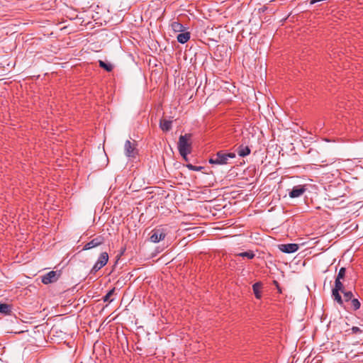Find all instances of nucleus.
Segmentation results:
<instances>
[{"label": "nucleus", "instance_id": "obj_1", "mask_svg": "<svg viewBox=\"0 0 363 363\" xmlns=\"http://www.w3.org/2000/svg\"><path fill=\"white\" fill-rule=\"evenodd\" d=\"M235 157V153H225L220 151L209 159V162L211 164L223 165L228 164L229 159H233Z\"/></svg>", "mask_w": 363, "mask_h": 363}, {"label": "nucleus", "instance_id": "obj_2", "mask_svg": "<svg viewBox=\"0 0 363 363\" xmlns=\"http://www.w3.org/2000/svg\"><path fill=\"white\" fill-rule=\"evenodd\" d=\"M190 138V134H185L179 137L178 142V149L180 155H188L190 153L191 144L189 142Z\"/></svg>", "mask_w": 363, "mask_h": 363}, {"label": "nucleus", "instance_id": "obj_3", "mask_svg": "<svg viewBox=\"0 0 363 363\" xmlns=\"http://www.w3.org/2000/svg\"><path fill=\"white\" fill-rule=\"evenodd\" d=\"M108 260V255L107 252H102L97 262L95 263L94 267H92L91 270V273H95L99 269H101L103 267H104Z\"/></svg>", "mask_w": 363, "mask_h": 363}, {"label": "nucleus", "instance_id": "obj_4", "mask_svg": "<svg viewBox=\"0 0 363 363\" xmlns=\"http://www.w3.org/2000/svg\"><path fill=\"white\" fill-rule=\"evenodd\" d=\"M59 277V273H57L56 271H50L43 276L41 280L44 284H48L57 281Z\"/></svg>", "mask_w": 363, "mask_h": 363}, {"label": "nucleus", "instance_id": "obj_5", "mask_svg": "<svg viewBox=\"0 0 363 363\" xmlns=\"http://www.w3.org/2000/svg\"><path fill=\"white\" fill-rule=\"evenodd\" d=\"M166 236V233H164V230L162 228L158 229H154L152 231V235L150 238V240L152 242H158L160 240H162L164 239Z\"/></svg>", "mask_w": 363, "mask_h": 363}, {"label": "nucleus", "instance_id": "obj_6", "mask_svg": "<svg viewBox=\"0 0 363 363\" xmlns=\"http://www.w3.org/2000/svg\"><path fill=\"white\" fill-rule=\"evenodd\" d=\"M279 249L284 253H293L298 250V245L295 243L283 244L279 245Z\"/></svg>", "mask_w": 363, "mask_h": 363}, {"label": "nucleus", "instance_id": "obj_7", "mask_svg": "<svg viewBox=\"0 0 363 363\" xmlns=\"http://www.w3.org/2000/svg\"><path fill=\"white\" fill-rule=\"evenodd\" d=\"M104 239L101 236H98L90 242H87L83 247L84 250H87L96 247L104 243Z\"/></svg>", "mask_w": 363, "mask_h": 363}, {"label": "nucleus", "instance_id": "obj_8", "mask_svg": "<svg viewBox=\"0 0 363 363\" xmlns=\"http://www.w3.org/2000/svg\"><path fill=\"white\" fill-rule=\"evenodd\" d=\"M306 189L305 188V186L298 185L292 189L289 195L292 199L298 198L301 196L306 191Z\"/></svg>", "mask_w": 363, "mask_h": 363}, {"label": "nucleus", "instance_id": "obj_9", "mask_svg": "<svg viewBox=\"0 0 363 363\" xmlns=\"http://www.w3.org/2000/svg\"><path fill=\"white\" fill-rule=\"evenodd\" d=\"M124 147H125V155L128 157L133 156V152L135 150V146L131 143V142L129 140H126V142L125 143Z\"/></svg>", "mask_w": 363, "mask_h": 363}, {"label": "nucleus", "instance_id": "obj_10", "mask_svg": "<svg viewBox=\"0 0 363 363\" xmlns=\"http://www.w3.org/2000/svg\"><path fill=\"white\" fill-rule=\"evenodd\" d=\"M177 38L180 43H185L189 40L190 33L189 32H182L177 35Z\"/></svg>", "mask_w": 363, "mask_h": 363}, {"label": "nucleus", "instance_id": "obj_11", "mask_svg": "<svg viewBox=\"0 0 363 363\" xmlns=\"http://www.w3.org/2000/svg\"><path fill=\"white\" fill-rule=\"evenodd\" d=\"M160 125L162 130L168 131L172 128V121H167L166 119H162L160 121Z\"/></svg>", "mask_w": 363, "mask_h": 363}, {"label": "nucleus", "instance_id": "obj_12", "mask_svg": "<svg viewBox=\"0 0 363 363\" xmlns=\"http://www.w3.org/2000/svg\"><path fill=\"white\" fill-rule=\"evenodd\" d=\"M238 153L240 157H245L250 153V149L247 146L241 145L238 147Z\"/></svg>", "mask_w": 363, "mask_h": 363}, {"label": "nucleus", "instance_id": "obj_13", "mask_svg": "<svg viewBox=\"0 0 363 363\" xmlns=\"http://www.w3.org/2000/svg\"><path fill=\"white\" fill-rule=\"evenodd\" d=\"M171 27L174 32H183L184 30V27L179 22H173Z\"/></svg>", "mask_w": 363, "mask_h": 363}, {"label": "nucleus", "instance_id": "obj_14", "mask_svg": "<svg viewBox=\"0 0 363 363\" xmlns=\"http://www.w3.org/2000/svg\"><path fill=\"white\" fill-rule=\"evenodd\" d=\"M0 313L9 314L11 313V306L6 303H0Z\"/></svg>", "mask_w": 363, "mask_h": 363}, {"label": "nucleus", "instance_id": "obj_15", "mask_svg": "<svg viewBox=\"0 0 363 363\" xmlns=\"http://www.w3.org/2000/svg\"><path fill=\"white\" fill-rule=\"evenodd\" d=\"M333 290H336L337 291L344 292L345 288L341 280L339 279H336L335 281V288Z\"/></svg>", "mask_w": 363, "mask_h": 363}, {"label": "nucleus", "instance_id": "obj_16", "mask_svg": "<svg viewBox=\"0 0 363 363\" xmlns=\"http://www.w3.org/2000/svg\"><path fill=\"white\" fill-rule=\"evenodd\" d=\"M236 255L242 257H246L249 259H253L255 256V253L251 250H248V251L244 252H240V253L237 254Z\"/></svg>", "mask_w": 363, "mask_h": 363}, {"label": "nucleus", "instance_id": "obj_17", "mask_svg": "<svg viewBox=\"0 0 363 363\" xmlns=\"http://www.w3.org/2000/svg\"><path fill=\"white\" fill-rule=\"evenodd\" d=\"M99 66L106 70L107 72H111L113 69V65L111 63L105 62L103 60L99 61Z\"/></svg>", "mask_w": 363, "mask_h": 363}, {"label": "nucleus", "instance_id": "obj_18", "mask_svg": "<svg viewBox=\"0 0 363 363\" xmlns=\"http://www.w3.org/2000/svg\"><path fill=\"white\" fill-rule=\"evenodd\" d=\"M261 284L260 283H255L253 286H252V288H253V291H254V293H255V295L256 296L257 298H261V294H260V289H261Z\"/></svg>", "mask_w": 363, "mask_h": 363}, {"label": "nucleus", "instance_id": "obj_19", "mask_svg": "<svg viewBox=\"0 0 363 363\" xmlns=\"http://www.w3.org/2000/svg\"><path fill=\"white\" fill-rule=\"evenodd\" d=\"M340 291H337L336 290L332 291L333 296L334 297V299L340 305L342 304L343 301L342 299L341 296L340 295Z\"/></svg>", "mask_w": 363, "mask_h": 363}, {"label": "nucleus", "instance_id": "obj_20", "mask_svg": "<svg viewBox=\"0 0 363 363\" xmlns=\"http://www.w3.org/2000/svg\"><path fill=\"white\" fill-rule=\"evenodd\" d=\"M114 291H115V289H112L111 290H110L106 294V295L104 297V302H106V301L111 302L112 300L110 299V297L114 294Z\"/></svg>", "mask_w": 363, "mask_h": 363}, {"label": "nucleus", "instance_id": "obj_21", "mask_svg": "<svg viewBox=\"0 0 363 363\" xmlns=\"http://www.w3.org/2000/svg\"><path fill=\"white\" fill-rule=\"evenodd\" d=\"M346 269L345 267H341L339 270L338 274L336 279H342L345 276Z\"/></svg>", "mask_w": 363, "mask_h": 363}, {"label": "nucleus", "instance_id": "obj_22", "mask_svg": "<svg viewBox=\"0 0 363 363\" xmlns=\"http://www.w3.org/2000/svg\"><path fill=\"white\" fill-rule=\"evenodd\" d=\"M344 295V298L345 301H348L350 300H352V298L353 296V294L351 291H345L344 290V292H342Z\"/></svg>", "mask_w": 363, "mask_h": 363}, {"label": "nucleus", "instance_id": "obj_23", "mask_svg": "<svg viewBox=\"0 0 363 363\" xmlns=\"http://www.w3.org/2000/svg\"><path fill=\"white\" fill-rule=\"evenodd\" d=\"M360 302L357 298L352 299V306L354 310H357L360 307Z\"/></svg>", "mask_w": 363, "mask_h": 363}, {"label": "nucleus", "instance_id": "obj_24", "mask_svg": "<svg viewBox=\"0 0 363 363\" xmlns=\"http://www.w3.org/2000/svg\"><path fill=\"white\" fill-rule=\"evenodd\" d=\"M186 167H188L189 169L194 170V171H200L203 169V167H201V166L196 167V166L192 165L191 164H187Z\"/></svg>", "mask_w": 363, "mask_h": 363}, {"label": "nucleus", "instance_id": "obj_25", "mask_svg": "<svg viewBox=\"0 0 363 363\" xmlns=\"http://www.w3.org/2000/svg\"><path fill=\"white\" fill-rule=\"evenodd\" d=\"M352 330L354 333L361 332L360 329L358 327H352Z\"/></svg>", "mask_w": 363, "mask_h": 363}, {"label": "nucleus", "instance_id": "obj_26", "mask_svg": "<svg viewBox=\"0 0 363 363\" xmlns=\"http://www.w3.org/2000/svg\"><path fill=\"white\" fill-rule=\"evenodd\" d=\"M185 160H187V155H181Z\"/></svg>", "mask_w": 363, "mask_h": 363}]
</instances>
